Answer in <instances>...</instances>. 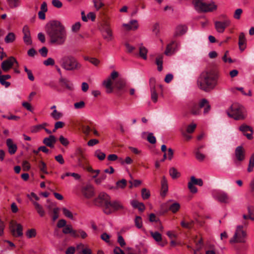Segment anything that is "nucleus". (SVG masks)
<instances>
[{
  "label": "nucleus",
  "instance_id": "ddd939ff",
  "mask_svg": "<svg viewBox=\"0 0 254 254\" xmlns=\"http://www.w3.org/2000/svg\"><path fill=\"white\" fill-rule=\"evenodd\" d=\"M101 31L103 38L107 41H110L112 39V32L110 26L107 23H104L101 27Z\"/></svg>",
  "mask_w": 254,
  "mask_h": 254
},
{
  "label": "nucleus",
  "instance_id": "864d4df0",
  "mask_svg": "<svg viewBox=\"0 0 254 254\" xmlns=\"http://www.w3.org/2000/svg\"><path fill=\"white\" fill-rule=\"evenodd\" d=\"M107 178V175L105 173H102L100 175V177L95 179V182L97 185L100 184L103 181Z\"/></svg>",
  "mask_w": 254,
  "mask_h": 254
},
{
  "label": "nucleus",
  "instance_id": "a211bd4d",
  "mask_svg": "<svg viewBox=\"0 0 254 254\" xmlns=\"http://www.w3.org/2000/svg\"><path fill=\"white\" fill-rule=\"evenodd\" d=\"M59 82L62 86H64L67 90L72 91L74 89L73 83L68 79L61 76L59 79Z\"/></svg>",
  "mask_w": 254,
  "mask_h": 254
},
{
  "label": "nucleus",
  "instance_id": "f704fd0d",
  "mask_svg": "<svg viewBox=\"0 0 254 254\" xmlns=\"http://www.w3.org/2000/svg\"><path fill=\"white\" fill-rule=\"evenodd\" d=\"M193 223L194 222L192 220L187 222L184 219L181 222V225L183 228L190 229L193 227Z\"/></svg>",
  "mask_w": 254,
  "mask_h": 254
},
{
  "label": "nucleus",
  "instance_id": "72a5a7b5",
  "mask_svg": "<svg viewBox=\"0 0 254 254\" xmlns=\"http://www.w3.org/2000/svg\"><path fill=\"white\" fill-rule=\"evenodd\" d=\"M127 184V181L125 179H122L120 181L117 182L116 186L112 187L111 189H124Z\"/></svg>",
  "mask_w": 254,
  "mask_h": 254
},
{
  "label": "nucleus",
  "instance_id": "2f4dec72",
  "mask_svg": "<svg viewBox=\"0 0 254 254\" xmlns=\"http://www.w3.org/2000/svg\"><path fill=\"white\" fill-rule=\"evenodd\" d=\"M103 84L107 89V92L110 93L113 91V87L112 86V82L110 78H108L107 80H104Z\"/></svg>",
  "mask_w": 254,
  "mask_h": 254
},
{
  "label": "nucleus",
  "instance_id": "1a4fd4ad",
  "mask_svg": "<svg viewBox=\"0 0 254 254\" xmlns=\"http://www.w3.org/2000/svg\"><path fill=\"white\" fill-rule=\"evenodd\" d=\"M213 197L220 203L228 204L231 201L229 195L222 190H215L212 193Z\"/></svg>",
  "mask_w": 254,
  "mask_h": 254
},
{
  "label": "nucleus",
  "instance_id": "e433bc0d",
  "mask_svg": "<svg viewBox=\"0 0 254 254\" xmlns=\"http://www.w3.org/2000/svg\"><path fill=\"white\" fill-rule=\"evenodd\" d=\"M239 130L243 133V134L249 131L251 132H254L253 129L251 127L244 124L240 126Z\"/></svg>",
  "mask_w": 254,
  "mask_h": 254
},
{
  "label": "nucleus",
  "instance_id": "bf43d9fd",
  "mask_svg": "<svg viewBox=\"0 0 254 254\" xmlns=\"http://www.w3.org/2000/svg\"><path fill=\"white\" fill-rule=\"evenodd\" d=\"M63 211L64 214L66 217H67L71 219H73V215H72V213L69 210H68L66 208H63Z\"/></svg>",
  "mask_w": 254,
  "mask_h": 254
},
{
  "label": "nucleus",
  "instance_id": "c03bdc74",
  "mask_svg": "<svg viewBox=\"0 0 254 254\" xmlns=\"http://www.w3.org/2000/svg\"><path fill=\"white\" fill-rule=\"evenodd\" d=\"M94 156L98 158L99 160H103L106 157V154L102 152L101 150H96L94 152Z\"/></svg>",
  "mask_w": 254,
  "mask_h": 254
},
{
  "label": "nucleus",
  "instance_id": "7c9ffc66",
  "mask_svg": "<svg viewBox=\"0 0 254 254\" xmlns=\"http://www.w3.org/2000/svg\"><path fill=\"white\" fill-rule=\"evenodd\" d=\"M126 82L123 79L120 78L117 80L115 83V87L119 90H122L125 86Z\"/></svg>",
  "mask_w": 254,
  "mask_h": 254
},
{
  "label": "nucleus",
  "instance_id": "dca6fc26",
  "mask_svg": "<svg viewBox=\"0 0 254 254\" xmlns=\"http://www.w3.org/2000/svg\"><path fill=\"white\" fill-rule=\"evenodd\" d=\"M230 22L229 20H225L224 21H215L214 23L216 31L219 33H223L225 28L229 26Z\"/></svg>",
  "mask_w": 254,
  "mask_h": 254
},
{
  "label": "nucleus",
  "instance_id": "393cba45",
  "mask_svg": "<svg viewBox=\"0 0 254 254\" xmlns=\"http://www.w3.org/2000/svg\"><path fill=\"white\" fill-rule=\"evenodd\" d=\"M238 44L240 50L243 51L246 48V39L244 33L240 34Z\"/></svg>",
  "mask_w": 254,
  "mask_h": 254
},
{
  "label": "nucleus",
  "instance_id": "ea45409f",
  "mask_svg": "<svg viewBox=\"0 0 254 254\" xmlns=\"http://www.w3.org/2000/svg\"><path fill=\"white\" fill-rule=\"evenodd\" d=\"M50 115L51 117L55 120L60 119L63 116L61 112L58 111L57 110H54Z\"/></svg>",
  "mask_w": 254,
  "mask_h": 254
},
{
  "label": "nucleus",
  "instance_id": "13d9d810",
  "mask_svg": "<svg viewBox=\"0 0 254 254\" xmlns=\"http://www.w3.org/2000/svg\"><path fill=\"white\" fill-rule=\"evenodd\" d=\"M65 175L67 177H72L76 180H79L81 178V176L79 174L75 173L66 172L65 173Z\"/></svg>",
  "mask_w": 254,
  "mask_h": 254
},
{
  "label": "nucleus",
  "instance_id": "79ce46f5",
  "mask_svg": "<svg viewBox=\"0 0 254 254\" xmlns=\"http://www.w3.org/2000/svg\"><path fill=\"white\" fill-rule=\"evenodd\" d=\"M38 167L39 168L40 171L46 174H48L47 170V166L45 162L43 161H40L38 164Z\"/></svg>",
  "mask_w": 254,
  "mask_h": 254
},
{
  "label": "nucleus",
  "instance_id": "2eb2a0df",
  "mask_svg": "<svg viewBox=\"0 0 254 254\" xmlns=\"http://www.w3.org/2000/svg\"><path fill=\"white\" fill-rule=\"evenodd\" d=\"M75 155L77 157L78 165L79 167H84V160L85 156L82 149L80 147L77 148L75 151Z\"/></svg>",
  "mask_w": 254,
  "mask_h": 254
},
{
  "label": "nucleus",
  "instance_id": "4be33fe9",
  "mask_svg": "<svg viewBox=\"0 0 254 254\" xmlns=\"http://www.w3.org/2000/svg\"><path fill=\"white\" fill-rule=\"evenodd\" d=\"M177 45L175 41H172L170 43L167 45L166 49L165 51V54L169 56L173 54L175 51V47Z\"/></svg>",
  "mask_w": 254,
  "mask_h": 254
},
{
  "label": "nucleus",
  "instance_id": "20e7f679",
  "mask_svg": "<svg viewBox=\"0 0 254 254\" xmlns=\"http://www.w3.org/2000/svg\"><path fill=\"white\" fill-rule=\"evenodd\" d=\"M60 65L64 70L68 71H75L80 70L82 64L72 55L63 57L60 61Z\"/></svg>",
  "mask_w": 254,
  "mask_h": 254
},
{
  "label": "nucleus",
  "instance_id": "6e6d98bb",
  "mask_svg": "<svg viewBox=\"0 0 254 254\" xmlns=\"http://www.w3.org/2000/svg\"><path fill=\"white\" fill-rule=\"evenodd\" d=\"M151 98L153 102L156 103L158 100V94L156 93V89L150 90Z\"/></svg>",
  "mask_w": 254,
  "mask_h": 254
},
{
  "label": "nucleus",
  "instance_id": "c9c22d12",
  "mask_svg": "<svg viewBox=\"0 0 254 254\" xmlns=\"http://www.w3.org/2000/svg\"><path fill=\"white\" fill-rule=\"evenodd\" d=\"M15 235H12L15 237H20L23 236V227L19 224L17 225V227L15 229Z\"/></svg>",
  "mask_w": 254,
  "mask_h": 254
},
{
  "label": "nucleus",
  "instance_id": "49530a36",
  "mask_svg": "<svg viewBox=\"0 0 254 254\" xmlns=\"http://www.w3.org/2000/svg\"><path fill=\"white\" fill-rule=\"evenodd\" d=\"M19 224L15 221H11L9 223V229L12 235H15V229Z\"/></svg>",
  "mask_w": 254,
  "mask_h": 254
},
{
  "label": "nucleus",
  "instance_id": "473e14b6",
  "mask_svg": "<svg viewBox=\"0 0 254 254\" xmlns=\"http://www.w3.org/2000/svg\"><path fill=\"white\" fill-rule=\"evenodd\" d=\"M163 55H159L156 58V64L157 65V69L159 71H161L162 70L163 66Z\"/></svg>",
  "mask_w": 254,
  "mask_h": 254
},
{
  "label": "nucleus",
  "instance_id": "774afa93",
  "mask_svg": "<svg viewBox=\"0 0 254 254\" xmlns=\"http://www.w3.org/2000/svg\"><path fill=\"white\" fill-rule=\"evenodd\" d=\"M80 26V22H77L72 26L71 30L73 32H76L79 30Z\"/></svg>",
  "mask_w": 254,
  "mask_h": 254
},
{
  "label": "nucleus",
  "instance_id": "aec40b11",
  "mask_svg": "<svg viewBox=\"0 0 254 254\" xmlns=\"http://www.w3.org/2000/svg\"><path fill=\"white\" fill-rule=\"evenodd\" d=\"M6 144L8 147L9 153L11 155L15 154L17 149V145L13 143L12 140L11 138L7 139Z\"/></svg>",
  "mask_w": 254,
  "mask_h": 254
},
{
  "label": "nucleus",
  "instance_id": "f8f14e48",
  "mask_svg": "<svg viewBox=\"0 0 254 254\" xmlns=\"http://www.w3.org/2000/svg\"><path fill=\"white\" fill-rule=\"evenodd\" d=\"M246 151L242 146L237 147L235 150V159L234 162L236 163L237 162H241L245 159Z\"/></svg>",
  "mask_w": 254,
  "mask_h": 254
},
{
  "label": "nucleus",
  "instance_id": "3c124183",
  "mask_svg": "<svg viewBox=\"0 0 254 254\" xmlns=\"http://www.w3.org/2000/svg\"><path fill=\"white\" fill-rule=\"evenodd\" d=\"M81 127L83 133L86 136L89 135L90 132L92 131V128L88 126L83 125Z\"/></svg>",
  "mask_w": 254,
  "mask_h": 254
},
{
  "label": "nucleus",
  "instance_id": "bb28decb",
  "mask_svg": "<svg viewBox=\"0 0 254 254\" xmlns=\"http://www.w3.org/2000/svg\"><path fill=\"white\" fill-rule=\"evenodd\" d=\"M63 232L65 234H70L74 237H78L77 231L72 229V226L70 225H66L63 230Z\"/></svg>",
  "mask_w": 254,
  "mask_h": 254
},
{
  "label": "nucleus",
  "instance_id": "680f3d73",
  "mask_svg": "<svg viewBox=\"0 0 254 254\" xmlns=\"http://www.w3.org/2000/svg\"><path fill=\"white\" fill-rule=\"evenodd\" d=\"M7 1L11 8H14L18 5V0H7Z\"/></svg>",
  "mask_w": 254,
  "mask_h": 254
},
{
  "label": "nucleus",
  "instance_id": "5fc2aeb1",
  "mask_svg": "<svg viewBox=\"0 0 254 254\" xmlns=\"http://www.w3.org/2000/svg\"><path fill=\"white\" fill-rule=\"evenodd\" d=\"M196 127V125L195 124H191L189 125L187 127V132L189 133H192L195 130Z\"/></svg>",
  "mask_w": 254,
  "mask_h": 254
},
{
  "label": "nucleus",
  "instance_id": "0e129e2a",
  "mask_svg": "<svg viewBox=\"0 0 254 254\" xmlns=\"http://www.w3.org/2000/svg\"><path fill=\"white\" fill-rule=\"evenodd\" d=\"M147 140L148 141L151 143L154 144L156 142V138L153 135L152 133H149L147 136Z\"/></svg>",
  "mask_w": 254,
  "mask_h": 254
},
{
  "label": "nucleus",
  "instance_id": "8fccbe9b",
  "mask_svg": "<svg viewBox=\"0 0 254 254\" xmlns=\"http://www.w3.org/2000/svg\"><path fill=\"white\" fill-rule=\"evenodd\" d=\"M141 196L143 199H147L150 196V193L149 190L143 188L141 190Z\"/></svg>",
  "mask_w": 254,
  "mask_h": 254
},
{
  "label": "nucleus",
  "instance_id": "58836bf2",
  "mask_svg": "<svg viewBox=\"0 0 254 254\" xmlns=\"http://www.w3.org/2000/svg\"><path fill=\"white\" fill-rule=\"evenodd\" d=\"M151 236L154 239V240L157 242H160L162 241V235L160 233L158 232H150Z\"/></svg>",
  "mask_w": 254,
  "mask_h": 254
},
{
  "label": "nucleus",
  "instance_id": "69168bd1",
  "mask_svg": "<svg viewBox=\"0 0 254 254\" xmlns=\"http://www.w3.org/2000/svg\"><path fill=\"white\" fill-rule=\"evenodd\" d=\"M74 107L76 109H82L85 107V103L83 101L76 102L74 104Z\"/></svg>",
  "mask_w": 254,
  "mask_h": 254
},
{
  "label": "nucleus",
  "instance_id": "b1692460",
  "mask_svg": "<svg viewBox=\"0 0 254 254\" xmlns=\"http://www.w3.org/2000/svg\"><path fill=\"white\" fill-rule=\"evenodd\" d=\"M33 204L34 206L35 209H36L39 216L41 217H44L46 214V212L43 207L35 201H33Z\"/></svg>",
  "mask_w": 254,
  "mask_h": 254
},
{
  "label": "nucleus",
  "instance_id": "423d86ee",
  "mask_svg": "<svg viewBox=\"0 0 254 254\" xmlns=\"http://www.w3.org/2000/svg\"><path fill=\"white\" fill-rule=\"evenodd\" d=\"M228 116L235 120H243L247 117V112L245 108L238 104H233L229 110L227 111Z\"/></svg>",
  "mask_w": 254,
  "mask_h": 254
},
{
  "label": "nucleus",
  "instance_id": "f3484780",
  "mask_svg": "<svg viewBox=\"0 0 254 254\" xmlns=\"http://www.w3.org/2000/svg\"><path fill=\"white\" fill-rule=\"evenodd\" d=\"M23 33L24 34L23 40L25 43L28 45L32 44V40L30 36V32L28 27L26 25L23 28Z\"/></svg>",
  "mask_w": 254,
  "mask_h": 254
},
{
  "label": "nucleus",
  "instance_id": "412c9836",
  "mask_svg": "<svg viewBox=\"0 0 254 254\" xmlns=\"http://www.w3.org/2000/svg\"><path fill=\"white\" fill-rule=\"evenodd\" d=\"M56 142V138L53 135H50L48 137L45 138L43 141L44 144L51 148H54V143H55Z\"/></svg>",
  "mask_w": 254,
  "mask_h": 254
},
{
  "label": "nucleus",
  "instance_id": "6e6552de",
  "mask_svg": "<svg viewBox=\"0 0 254 254\" xmlns=\"http://www.w3.org/2000/svg\"><path fill=\"white\" fill-rule=\"evenodd\" d=\"M247 234L246 231L243 229V225H238L233 237L230 240V243H244L246 242Z\"/></svg>",
  "mask_w": 254,
  "mask_h": 254
},
{
  "label": "nucleus",
  "instance_id": "5701e85b",
  "mask_svg": "<svg viewBox=\"0 0 254 254\" xmlns=\"http://www.w3.org/2000/svg\"><path fill=\"white\" fill-rule=\"evenodd\" d=\"M82 192L85 197L91 198L94 195V189L91 186H87L83 188Z\"/></svg>",
  "mask_w": 254,
  "mask_h": 254
},
{
  "label": "nucleus",
  "instance_id": "a878e982",
  "mask_svg": "<svg viewBox=\"0 0 254 254\" xmlns=\"http://www.w3.org/2000/svg\"><path fill=\"white\" fill-rule=\"evenodd\" d=\"M168 183L165 177H163L161 180V195L162 196H165L168 191Z\"/></svg>",
  "mask_w": 254,
  "mask_h": 254
},
{
  "label": "nucleus",
  "instance_id": "09e8293b",
  "mask_svg": "<svg viewBox=\"0 0 254 254\" xmlns=\"http://www.w3.org/2000/svg\"><path fill=\"white\" fill-rule=\"evenodd\" d=\"M36 235V231L35 229H31L27 230L26 233V237L30 239L34 238Z\"/></svg>",
  "mask_w": 254,
  "mask_h": 254
},
{
  "label": "nucleus",
  "instance_id": "4468645a",
  "mask_svg": "<svg viewBox=\"0 0 254 254\" xmlns=\"http://www.w3.org/2000/svg\"><path fill=\"white\" fill-rule=\"evenodd\" d=\"M14 63L18 64L17 62L16 59L11 57L8 59L4 60L1 64V68L4 71H7L10 68L12 67Z\"/></svg>",
  "mask_w": 254,
  "mask_h": 254
},
{
  "label": "nucleus",
  "instance_id": "7ed1b4c3",
  "mask_svg": "<svg viewBox=\"0 0 254 254\" xmlns=\"http://www.w3.org/2000/svg\"><path fill=\"white\" fill-rule=\"evenodd\" d=\"M218 73L216 70L210 69L202 71L197 80L198 87L204 91H208L215 88L217 84Z\"/></svg>",
  "mask_w": 254,
  "mask_h": 254
},
{
  "label": "nucleus",
  "instance_id": "39448f33",
  "mask_svg": "<svg viewBox=\"0 0 254 254\" xmlns=\"http://www.w3.org/2000/svg\"><path fill=\"white\" fill-rule=\"evenodd\" d=\"M188 106L190 113L194 116L200 115L202 108H204L203 111L204 114H207L211 108L208 101L204 98L201 99L198 104L191 101L189 103Z\"/></svg>",
  "mask_w": 254,
  "mask_h": 254
},
{
  "label": "nucleus",
  "instance_id": "f03ea898",
  "mask_svg": "<svg viewBox=\"0 0 254 254\" xmlns=\"http://www.w3.org/2000/svg\"><path fill=\"white\" fill-rule=\"evenodd\" d=\"M95 205L103 208V212L110 214L115 211L124 209L122 202L118 200L111 201V197L106 193L102 192L94 199Z\"/></svg>",
  "mask_w": 254,
  "mask_h": 254
},
{
  "label": "nucleus",
  "instance_id": "a18cd8bd",
  "mask_svg": "<svg viewBox=\"0 0 254 254\" xmlns=\"http://www.w3.org/2000/svg\"><path fill=\"white\" fill-rule=\"evenodd\" d=\"M94 6L96 10H99L104 5L103 0H93Z\"/></svg>",
  "mask_w": 254,
  "mask_h": 254
},
{
  "label": "nucleus",
  "instance_id": "4d7b16f0",
  "mask_svg": "<svg viewBox=\"0 0 254 254\" xmlns=\"http://www.w3.org/2000/svg\"><path fill=\"white\" fill-rule=\"evenodd\" d=\"M64 126V123L61 121L57 122L55 124L54 129L53 130V132H55L56 130L59 128H63Z\"/></svg>",
  "mask_w": 254,
  "mask_h": 254
},
{
  "label": "nucleus",
  "instance_id": "4c0bfd02",
  "mask_svg": "<svg viewBox=\"0 0 254 254\" xmlns=\"http://www.w3.org/2000/svg\"><path fill=\"white\" fill-rule=\"evenodd\" d=\"M180 208V204L178 202H174L169 206V210L175 213Z\"/></svg>",
  "mask_w": 254,
  "mask_h": 254
},
{
  "label": "nucleus",
  "instance_id": "f257e3e1",
  "mask_svg": "<svg viewBox=\"0 0 254 254\" xmlns=\"http://www.w3.org/2000/svg\"><path fill=\"white\" fill-rule=\"evenodd\" d=\"M46 33L52 44L62 45L66 41L67 35L65 29L59 21L53 20L47 23Z\"/></svg>",
  "mask_w": 254,
  "mask_h": 254
},
{
  "label": "nucleus",
  "instance_id": "c85d7f7f",
  "mask_svg": "<svg viewBox=\"0 0 254 254\" xmlns=\"http://www.w3.org/2000/svg\"><path fill=\"white\" fill-rule=\"evenodd\" d=\"M123 26L128 30H135L138 28L137 21L136 20H131L128 24H124Z\"/></svg>",
  "mask_w": 254,
  "mask_h": 254
},
{
  "label": "nucleus",
  "instance_id": "338daca9",
  "mask_svg": "<svg viewBox=\"0 0 254 254\" xmlns=\"http://www.w3.org/2000/svg\"><path fill=\"white\" fill-rule=\"evenodd\" d=\"M149 86L150 90L155 89L156 87V79L154 77H151L149 79Z\"/></svg>",
  "mask_w": 254,
  "mask_h": 254
},
{
  "label": "nucleus",
  "instance_id": "052dcab7",
  "mask_svg": "<svg viewBox=\"0 0 254 254\" xmlns=\"http://www.w3.org/2000/svg\"><path fill=\"white\" fill-rule=\"evenodd\" d=\"M59 141H60L61 143L64 146H67L69 143L67 139L65 138L63 135H61L60 136Z\"/></svg>",
  "mask_w": 254,
  "mask_h": 254
},
{
  "label": "nucleus",
  "instance_id": "de8ad7c7",
  "mask_svg": "<svg viewBox=\"0 0 254 254\" xmlns=\"http://www.w3.org/2000/svg\"><path fill=\"white\" fill-rule=\"evenodd\" d=\"M254 167V156L252 155L250 159L247 171L248 172H251L253 171Z\"/></svg>",
  "mask_w": 254,
  "mask_h": 254
},
{
  "label": "nucleus",
  "instance_id": "37998d69",
  "mask_svg": "<svg viewBox=\"0 0 254 254\" xmlns=\"http://www.w3.org/2000/svg\"><path fill=\"white\" fill-rule=\"evenodd\" d=\"M48 125L47 123H43L41 125L33 126L31 128L32 132H37L42 129L45 128V127Z\"/></svg>",
  "mask_w": 254,
  "mask_h": 254
},
{
  "label": "nucleus",
  "instance_id": "c756f323",
  "mask_svg": "<svg viewBox=\"0 0 254 254\" xmlns=\"http://www.w3.org/2000/svg\"><path fill=\"white\" fill-rule=\"evenodd\" d=\"M169 175L173 179H176L181 176V173L175 167H171L169 169Z\"/></svg>",
  "mask_w": 254,
  "mask_h": 254
},
{
  "label": "nucleus",
  "instance_id": "0eeeda50",
  "mask_svg": "<svg viewBox=\"0 0 254 254\" xmlns=\"http://www.w3.org/2000/svg\"><path fill=\"white\" fill-rule=\"evenodd\" d=\"M192 3L195 9L199 12H211L217 9V5L214 2L206 3L202 0H193Z\"/></svg>",
  "mask_w": 254,
  "mask_h": 254
},
{
  "label": "nucleus",
  "instance_id": "6ab92c4d",
  "mask_svg": "<svg viewBox=\"0 0 254 254\" xmlns=\"http://www.w3.org/2000/svg\"><path fill=\"white\" fill-rule=\"evenodd\" d=\"M187 29V27L185 25H179L176 27L174 37H177L185 34Z\"/></svg>",
  "mask_w": 254,
  "mask_h": 254
},
{
  "label": "nucleus",
  "instance_id": "9d476101",
  "mask_svg": "<svg viewBox=\"0 0 254 254\" xmlns=\"http://www.w3.org/2000/svg\"><path fill=\"white\" fill-rule=\"evenodd\" d=\"M203 184V181L201 179H196L194 176H191L190 181L188 183V188L191 193H195L197 192V189L194 185L202 186Z\"/></svg>",
  "mask_w": 254,
  "mask_h": 254
},
{
  "label": "nucleus",
  "instance_id": "cd10ccee",
  "mask_svg": "<svg viewBox=\"0 0 254 254\" xmlns=\"http://www.w3.org/2000/svg\"><path fill=\"white\" fill-rule=\"evenodd\" d=\"M147 52V49L142 45H141L139 47V54H138L137 53H134V55H139V57L143 60H146Z\"/></svg>",
  "mask_w": 254,
  "mask_h": 254
},
{
  "label": "nucleus",
  "instance_id": "603ef678",
  "mask_svg": "<svg viewBox=\"0 0 254 254\" xmlns=\"http://www.w3.org/2000/svg\"><path fill=\"white\" fill-rule=\"evenodd\" d=\"M134 223L135 226L138 228L140 229L142 227V218L140 216H136L134 219Z\"/></svg>",
  "mask_w": 254,
  "mask_h": 254
},
{
  "label": "nucleus",
  "instance_id": "e2e57ef3",
  "mask_svg": "<svg viewBox=\"0 0 254 254\" xmlns=\"http://www.w3.org/2000/svg\"><path fill=\"white\" fill-rule=\"evenodd\" d=\"M43 64L46 66L54 65L55 64V61L52 58H49L44 61Z\"/></svg>",
  "mask_w": 254,
  "mask_h": 254
},
{
  "label": "nucleus",
  "instance_id": "a19ab883",
  "mask_svg": "<svg viewBox=\"0 0 254 254\" xmlns=\"http://www.w3.org/2000/svg\"><path fill=\"white\" fill-rule=\"evenodd\" d=\"M15 39V34L12 32H10L5 37L4 41L6 43H9L13 42Z\"/></svg>",
  "mask_w": 254,
  "mask_h": 254
},
{
  "label": "nucleus",
  "instance_id": "9b49d317",
  "mask_svg": "<svg viewBox=\"0 0 254 254\" xmlns=\"http://www.w3.org/2000/svg\"><path fill=\"white\" fill-rule=\"evenodd\" d=\"M48 209V214L51 217L52 220L55 222L59 217L60 209L52 203L47 206Z\"/></svg>",
  "mask_w": 254,
  "mask_h": 254
}]
</instances>
